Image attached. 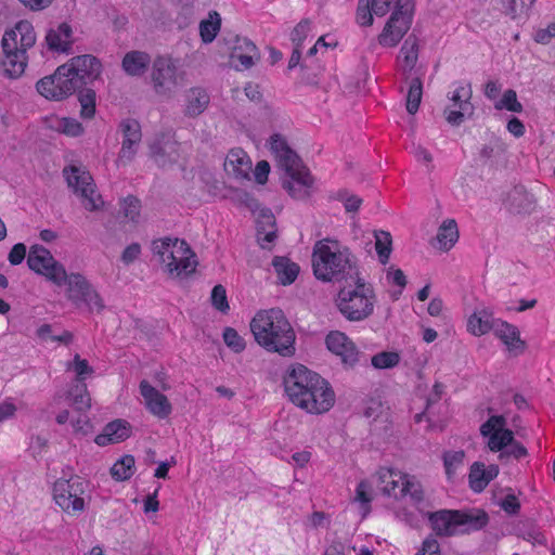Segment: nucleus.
Here are the masks:
<instances>
[{
  "label": "nucleus",
  "instance_id": "f257e3e1",
  "mask_svg": "<svg viewBox=\"0 0 555 555\" xmlns=\"http://www.w3.org/2000/svg\"><path fill=\"white\" fill-rule=\"evenodd\" d=\"M255 341L266 351L292 358L296 353V333L280 308L258 311L250 321Z\"/></svg>",
  "mask_w": 555,
  "mask_h": 555
},
{
  "label": "nucleus",
  "instance_id": "f03ea898",
  "mask_svg": "<svg viewBox=\"0 0 555 555\" xmlns=\"http://www.w3.org/2000/svg\"><path fill=\"white\" fill-rule=\"evenodd\" d=\"M314 276L322 282H349L361 274L357 257L337 241H318L312 250Z\"/></svg>",
  "mask_w": 555,
  "mask_h": 555
},
{
  "label": "nucleus",
  "instance_id": "7ed1b4c3",
  "mask_svg": "<svg viewBox=\"0 0 555 555\" xmlns=\"http://www.w3.org/2000/svg\"><path fill=\"white\" fill-rule=\"evenodd\" d=\"M37 36L33 24L23 20L12 29L5 30L1 40L3 51L2 66L9 78H18L28 63L27 50L36 43Z\"/></svg>",
  "mask_w": 555,
  "mask_h": 555
},
{
  "label": "nucleus",
  "instance_id": "20e7f679",
  "mask_svg": "<svg viewBox=\"0 0 555 555\" xmlns=\"http://www.w3.org/2000/svg\"><path fill=\"white\" fill-rule=\"evenodd\" d=\"M376 302L373 285L361 274L347 282L335 298L338 312L349 322H362L371 318Z\"/></svg>",
  "mask_w": 555,
  "mask_h": 555
},
{
  "label": "nucleus",
  "instance_id": "39448f33",
  "mask_svg": "<svg viewBox=\"0 0 555 555\" xmlns=\"http://www.w3.org/2000/svg\"><path fill=\"white\" fill-rule=\"evenodd\" d=\"M426 516L439 537L467 534L483 529L489 522V515L480 508L439 509Z\"/></svg>",
  "mask_w": 555,
  "mask_h": 555
},
{
  "label": "nucleus",
  "instance_id": "423d86ee",
  "mask_svg": "<svg viewBox=\"0 0 555 555\" xmlns=\"http://www.w3.org/2000/svg\"><path fill=\"white\" fill-rule=\"evenodd\" d=\"M507 421L503 415H491L479 431L482 437L488 438L487 447L491 452H500L499 460L505 461L508 457L520 460L528 455L524 444L515 440L513 430L506 428Z\"/></svg>",
  "mask_w": 555,
  "mask_h": 555
},
{
  "label": "nucleus",
  "instance_id": "0eeeda50",
  "mask_svg": "<svg viewBox=\"0 0 555 555\" xmlns=\"http://www.w3.org/2000/svg\"><path fill=\"white\" fill-rule=\"evenodd\" d=\"M183 76L177 62L169 55H157L152 62L151 83L158 96L172 98L182 86Z\"/></svg>",
  "mask_w": 555,
  "mask_h": 555
},
{
  "label": "nucleus",
  "instance_id": "6e6552de",
  "mask_svg": "<svg viewBox=\"0 0 555 555\" xmlns=\"http://www.w3.org/2000/svg\"><path fill=\"white\" fill-rule=\"evenodd\" d=\"M320 384L325 385V378L302 364H296L284 377V388L289 400L300 408V400H306L312 389L318 391Z\"/></svg>",
  "mask_w": 555,
  "mask_h": 555
},
{
  "label": "nucleus",
  "instance_id": "1a4fd4ad",
  "mask_svg": "<svg viewBox=\"0 0 555 555\" xmlns=\"http://www.w3.org/2000/svg\"><path fill=\"white\" fill-rule=\"evenodd\" d=\"M413 9L412 0H396L395 11L378 36L382 46L396 47L401 41L411 27Z\"/></svg>",
  "mask_w": 555,
  "mask_h": 555
},
{
  "label": "nucleus",
  "instance_id": "9d476101",
  "mask_svg": "<svg viewBox=\"0 0 555 555\" xmlns=\"http://www.w3.org/2000/svg\"><path fill=\"white\" fill-rule=\"evenodd\" d=\"M67 285L66 296L77 308L87 307L90 311L101 312L104 308V301L93 285L80 273H66L65 283Z\"/></svg>",
  "mask_w": 555,
  "mask_h": 555
},
{
  "label": "nucleus",
  "instance_id": "9b49d317",
  "mask_svg": "<svg viewBox=\"0 0 555 555\" xmlns=\"http://www.w3.org/2000/svg\"><path fill=\"white\" fill-rule=\"evenodd\" d=\"M88 483L76 476L69 479H59L53 486L55 503L66 513L82 512L85 508L83 494Z\"/></svg>",
  "mask_w": 555,
  "mask_h": 555
},
{
  "label": "nucleus",
  "instance_id": "f8f14e48",
  "mask_svg": "<svg viewBox=\"0 0 555 555\" xmlns=\"http://www.w3.org/2000/svg\"><path fill=\"white\" fill-rule=\"evenodd\" d=\"M27 264L31 271L43 275L57 286H62L65 283L66 270L64 266L54 259L48 248L41 245H33L30 247Z\"/></svg>",
  "mask_w": 555,
  "mask_h": 555
},
{
  "label": "nucleus",
  "instance_id": "ddd939ff",
  "mask_svg": "<svg viewBox=\"0 0 555 555\" xmlns=\"http://www.w3.org/2000/svg\"><path fill=\"white\" fill-rule=\"evenodd\" d=\"M39 94L48 100L61 101L76 92V80L73 81L66 65L59 66L55 72L41 78L36 83Z\"/></svg>",
  "mask_w": 555,
  "mask_h": 555
},
{
  "label": "nucleus",
  "instance_id": "4468645a",
  "mask_svg": "<svg viewBox=\"0 0 555 555\" xmlns=\"http://www.w3.org/2000/svg\"><path fill=\"white\" fill-rule=\"evenodd\" d=\"M64 175L69 188L81 197L82 206L89 211H95L100 209L103 202L101 196L95 197V189L92 183V178L88 172L80 171L76 167L64 169Z\"/></svg>",
  "mask_w": 555,
  "mask_h": 555
},
{
  "label": "nucleus",
  "instance_id": "2eb2a0df",
  "mask_svg": "<svg viewBox=\"0 0 555 555\" xmlns=\"http://www.w3.org/2000/svg\"><path fill=\"white\" fill-rule=\"evenodd\" d=\"M118 131L121 133L122 140L116 164L126 166L134 159L139 151L142 141L141 125L134 118H126L119 122Z\"/></svg>",
  "mask_w": 555,
  "mask_h": 555
},
{
  "label": "nucleus",
  "instance_id": "dca6fc26",
  "mask_svg": "<svg viewBox=\"0 0 555 555\" xmlns=\"http://www.w3.org/2000/svg\"><path fill=\"white\" fill-rule=\"evenodd\" d=\"M65 65L77 89L91 85L102 73L100 60L91 54L75 56Z\"/></svg>",
  "mask_w": 555,
  "mask_h": 555
},
{
  "label": "nucleus",
  "instance_id": "f3484780",
  "mask_svg": "<svg viewBox=\"0 0 555 555\" xmlns=\"http://www.w3.org/2000/svg\"><path fill=\"white\" fill-rule=\"evenodd\" d=\"M223 41L230 50L231 62L240 63V66L235 64L236 69H248L260 60L259 50L250 39L238 35H229L223 38Z\"/></svg>",
  "mask_w": 555,
  "mask_h": 555
},
{
  "label": "nucleus",
  "instance_id": "a211bd4d",
  "mask_svg": "<svg viewBox=\"0 0 555 555\" xmlns=\"http://www.w3.org/2000/svg\"><path fill=\"white\" fill-rule=\"evenodd\" d=\"M195 257V254L185 241L175 238L171 251L167 255V261L165 262L167 271L170 274L176 272L177 275L190 274L197 264Z\"/></svg>",
  "mask_w": 555,
  "mask_h": 555
},
{
  "label": "nucleus",
  "instance_id": "6ab92c4d",
  "mask_svg": "<svg viewBox=\"0 0 555 555\" xmlns=\"http://www.w3.org/2000/svg\"><path fill=\"white\" fill-rule=\"evenodd\" d=\"M472 87L470 83L460 85L450 96L453 105L457 107L456 111L449 108L444 109V116L447 121L452 126H460L465 117H470L474 114V105L470 102L472 99Z\"/></svg>",
  "mask_w": 555,
  "mask_h": 555
},
{
  "label": "nucleus",
  "instance_id": "aec40b11",
  "mask_svg": "<svg viewBox=\"0 0 555 555\" xmlns=\"http://www.w3.org/2000/svg\"><path fill=\"white\" fill-rule=\"evenodd\" d=\"M286 178L282 180V186L287 193L296 198L304 199L309 196V189L313 184V178L306 166H294L293 170H284Z\"/></svg>",
  "mask_w": 555,
  "mask_h": 555
},
{
  "label": "nucleus",
  "instance_id": "412c9836",
  "mask_svg": "<svg viewBox=\"0 0 555 555\" xmlns=\"http://www.w3.org/2000/svg\"><path fill=\"white\" fill-rule=\"evenodd\" d=\"M150 155L158 167L171 166L179 159V143L170 134L162 133L150 144Z\"/></svg>",
  "mask_w": 555,
  "mask_h": 555
},
{
  "label": "nucleus",
  "instance_id": "4be33fe9",
  "mask_svg": "<svg viewBox=\"0 0 555 555\" xmlns=\"http://www.w3.org/2000/svg\"><path fill=\"white\" fill-rule=\"evenodd\" d=\"M327 349L338 356L341 362L352 367L359 361V351L354 343L343 332L332 331L326 335Z\"/></svg>",
  "mask_w": 555,
  "mask_h": 555
},
{
  "label": "nucleus",
  "instance_id": "5701e85b",
  "mask_svg": "<svg viewBox=\"0 0 555 555\" xmlns=\"http://www.w3.org/2000/svg\"><path fill=\"white\" fill-rule=\"evenodd\" d=\"M336 397L331 384L325 379V385L320 384L318 391L312 389L306 400H300V409L310 414H323L328 412L334 403Z\"/></svg>",
  "mask_w": 555,
  "mask_h": 555
},
{
  "label": "nucleus",
  "instance_id": "b1692460",
  "mask_svg": "<svg viewBox=\"0 0 555 555\" xmlns=\"http://www.w3.org/2000/svg\"><path fill=\"white\" fill-rule=\"evenodd\" d=\"M140 393L145 401L146 409L158 418H166L172 411L168 398L153 387L147 380L143 379L139 385Z\"/></svg>",
  "mask_w": 555,
  "mask_h": 555
},
{
  "label": "nucleus",
  "instance_id": "393cba45",
  "mask_svg": "<svg viewBox=\"0 0 555 555\" xmlns=\"http://www.w3.org/2000/svg\"><path fill=\"white\" fill-rule=\"evenodd\" d=\"M132 434V427L126 420L117 418L103 428V431L94 438V442L100 447L112 443H118L128 439Z\"/></svg>",
  "mask_w": 555,
  "mask_h": 555
},
{
  "label": "nucleus",
  "instance_id": "a878e982",
  "mask_svg": "<svg viewBox=\"0 0 555 555\" xmlns=\"http://www.w3.org/2000/svg\"><path fill=\"white\" fill-rule=\"evenodd\" d=\"M257 211V241L261 248L271 249L267 244H272L278 237L275 217L270 208H259Z\"/></svg>",
  "mask_w": 555,
  "mask_h": 555
},
{
  "label": "nucleus",
  "instance_id": "bb28decb",
  "mask_svg": "<svg viewBox=\"0 0 555 555\" xmlns=\"http://www.w3.org/2000/svg\"><path fill=\"white\" fill-rule=\"evenodd\" d=\"M271 151L279 160V165L283 170H293L294 166L300 165L301 159L295 151L287 144L284 137L279 133L270 138Z\"/></svg>",
  "mask_w": 555,
  "mask_h": 555
},
{
  "label": "nucleus",
  "instance_id": "cd10ccee",
  "mask_svg": "<svg viewBox=\"0 0 555 555\" xmlns=\"http://www.w3.org/2000/svg\"><path fill=\"white\" fill-rule=\"evenodd\" d=\"M505 205L513 214H530L535 207V198L525 186L516 185L508 192Z\"/></svg>",
  "mask_w": 555,
  "mask_h": 555
},
{
  "label": "nucleus",
  "instance_id": "c85d7f7f",
  "mask_svg": "<svg viewBox=\"0 0 555 555\" xmlns=\"http://www.w3.org/2000/svg\"><path fill=\"white\" fill-rule=\"evenodd\" d=\"M499 475V466L491 464L488 467L481 462H474L470 466L468 481L474 492H481Z\"/></svg>",
  "mask_w": 555,
  "mask_h": 555
},
{
  "label": "nucleus",
  "instance_id": "c756f323",
  "mask_svg": "<svg viewBox=\"0 0 555 555\" xmlns=\"http://www.w3.org/2000/svg\"><path fill=\"white\" fill-rule=\"evenodd\" d=\"M152 62L147 52L132 50L124 55L121 68L128 76L141 77L146 73Z\"/></svg>",
  "mask_w": 555,
  "mask_h": 555
},
{
  "label": "nucleus",
  "instance_id": "7c9ffc66",
  "mask_svg": "<svg viewBox=\"0 0 555 555\" xmlns=\"http://www.w3.org/2000/svg\"><path fill=\"white\" fill-rule=\"evenodd\" d=\"M224 167L237 180L250 179L251 162L242 150H232L225 158Z\"/></svg>",
  "mask_w": 555,
  "mask_h": 555
},
{
  "label": "nucleus",
  "instance_id": "2f4dec72",
  "mask_svg": "<svg viewBox=\"0 0 555 555\" xmlns=\"http://www.w3.org/2000/svg\"><path fill=\"white\" fill-rule=\"evenodd\" d=\"M376 475L382 493L398 500L399 489L402 487V481H404L409 475L386 467L379 468Z\"/></svg>",
  "mask_w": 555,
  "mask_h": 555
},
{
  "label": "nucleus",
  "instance_id": "473e14b6",
  "mask_svg": "<svg viewBox=\"0 0 555 555\" xmlns=\"http://www.w3.org/2000/svg\"><path fill=\"white\" fill-rule=\"evenodd\" d=\"M72 35V27L67 23H61L56 29H49L46 36L49 50L68 53L73 43Z\"/></svg>",
  "mask_w": 555,
  "mask_h": 555
},
{
  "label": "nucleus",
  "instance_id": "72a5a7b5",
  "mask_svg": "<svg viewBox=\"0 0 555 555\" xmlns=\"http://www.w3.org/2000/svg\"><path fill=\"white\" fill-rule=\"evenodd\" d=\"M495 335L503 341L509 351L520 353L525 350L526 344L520 338L519 330L507 322H501L495 327Z\"/></svg>",
  "mask_w": 555,
  "mask_h": 555
},
{
  "label": "nucleus",
  "instance_id": "f704fd0d",
  "mask_svg": "<svg viewBox=\"0 0 555 555\" xmlns=\"http://www.w3.org/2000/svg\"><path fill=\"white\" fill-rule=\"evenodd\" d=\"M272 266L282 285L293 284L300 271L299 266L285 256H275L272 259Z\"/></svg>",
  "mask_w": 555,
  "mask_h": 555
},
{
  "label": "nucleus",
  "instance_id": "c9c22d12",
  "mask_svg": "<svg viewBox=\"0 0 555 555\" xmlns=\"http://www.w3.org/2000/svg\"><path fill=\"white\" fill-rule=\"evenodd\" d=\"M210 98L203 88H191L186 93V105L184 114L189 117H197L208 106Z\"/></svg>",
  "mask_w": 555,
  "mask_h": 555
},
{
  "label": "nucleus",
  "instance_id": "e433bc0d",
  "mask_svg": "<svg viewBox=\"0 0 555 555\" xmlns=\"http://www.w3.org/2000/svg\"><path fill=\"white\" fill-rule=\"evenodd\" d=\"M459 240L457 223L454 219L444 220L438 229V233L435 237L437 245L440 250L448 251Z\"/></svg>",
  "mask_w": 555,
  "mask_h": 555
},
{
  "label": "nucleus",
  "instance_id": "4c0bfd02",
  "mask_svg": "<svg viewBox=\"0 0 555 555\" xmlns=\"http://www.w3.org/2000/svg\"><path fill=\"white\" fill-rule=\"evenodd\" d=\"M400 62H403V73H410L416 65L418 60V39L414 34L408 36L404 40L400 54L398 56Z\"/></svg>",
  "mask_w": 555,
  "mask_h": 555
},
{
  "label": "nucleus",
  "instance_id": "58836bf2",
  "mask_svg": "<svg viewBox=\"0 0 555 555\" xmlns=\"http://www.w3.org/2000/svg\"><path fill=\"white\" fill-rule=\"evenodd\" d=\"M221 26V17L217 11H211L207 20L199 23V35L204 43H210L217 37Z\"/></svg>",
  "mask_w": 555,
  "mask_h": 555
},
{
  "label": "nucleus",
  "instance_id": "ea45409f",
  "mask_svg": "<svg viewBox=\"0 0 555 555\" xmlns=\"http://www.w3.org/2000/svg\"><path fill=\"white\" fill-rule=\"evenodd\" d=\"M76 92L81 106L80 116L85 119L92 118L95 114V91L92 88L85 86L78 88Z\"/></svg>",
  "mask_w": 555,
  "mask_h": 555
},
{
  "label": "nucleus",
  "instance_id": "a19ab883",
  "mask_svg": "<svg viewBox=\"0 0 555 555\" xmlns=\"http://www.w3.org/2000/svg\"><path fill=\"white\" fill-rule=\"evenodd\" d=\"M409 495L413 504L421 511V505L424 504V491L418 481L414 477L408 476L402 481V487L399 489V499Z\"/></svg>",
  "mask_w": 555,
  "mask_h": 555
},
{
  "label": "nucleus",
  "instance_id": "79ce46f5",
  "mask_svg": "<svg viewBox=\"0 0 555 555\" xmlns=\"http://www.w3.org/2000/svg\"><path fill=\"white\" fill-rule=\"evenodd\" d=\"M134 457L130 454L124 455L111 468L112 477L117 481H125L134 474Z\"/></svg>",
  "mask_w": 555,
  "mask_h": 555
},
{
  "label": "nucleus",
  "instance_id": "37998d69",
  "mask_svg": "<svg viewBox=\"0 0 555 555\" xmlns=\"http://www.w3.org/2000/svg\"><path fill=\"white\" fill-rule=\"evenodd\" d=\"M68 397L78 411H85L91 406V398L86 383L74 384L68 390Z\"/></svg>",
  "mask_w": 555,
  "mask_h": 555
},
{
  "label": "nucleus",
  "instance_id": "c03bdc74",
  "mask_svg": "<svg viewBox=\"0 0 555 555\" xmlns=\"http://www.w3.org/2000/svg\"><path fill=\"white\" fill-rule=\"evenodd\" d=\"M375 249L380 263L386 264L392 250V238L389 232L379 230L374 232Z\"/></svg>",
  "mask_w": 555,
  "mask_h": 555
},
{
  "label": "nucleus",
  "instance_id": "a18cd8bd",
  "mask_svg": "<svg viewBox=\"0 0 555 555\" xmlns=\"http://www.w3.org/2000/svg\"><path fill=\"white\" fill-rule=\"evenodd\" d=\"M423 95V82L420 77L411 80L406 94V111L409 114L414 115L418 108Z\"/></svg>",
  "mask_w": 555,
  "mask_h": 555
},
{
  "label": "nucleus",
  "instance_id": "49530a36",
  "mask_svg": "<svg viewBox=\"0 0 555 555\" xmlns=\"http://www.w3.org/2000/svg\"><path fill=\"white\" fill-rule=\"evenodd\" d=\"M467 327L470 333L480 336L488 333L492 328V324L485 311L474 312L468 319Z\"/></svg>",
  "mask_w": 555,
  "mask_h": 555
},
{
  "label": "nucleus",
  "instance_id": "de8ad7c7",
  "mask_svg": "<svg viewBox=\"0 0 555 555\" xmlns=\"http://www.w3.org/2000/svg\"><path fill=\"white\" fill-rule=\"evenodd\" d=\"M400 362V356L395 351H382L371 359V364L378 370L392 369Z\"/></svg>",
  "mask_w": 555,
  "mask_h": 555
},
{
  "label": "nucleus",
  "instance_id": "09e8293b",
  "mask_svg": "<svg viewBox=\"0 0 555 555\" xmlns=\"http://www.w3.org/2000/svg\"><path fill=\"white\" fill-rule=\"evenodd\" d=\"M465 457L464 451H447L443 453V465L448 478H452L459 466L463 465Z\"/></svg>",
  "mask_w": 555,
  "mask_h": 555
},
{
  "label": "nucleus",
  "instance_id": "8fccbe9b",
  "mask_svg": "<svg viewBox=\"0 0 555 555\" xmlns=\"http://www.w3.org/2000/svg\"><path fill=\"white\" fill-rule=\"evenodd\" d=\"M494 107L496 109H507L509 112L514 113H520L522 112V105L517 100L516 91L513 89H508L504 92L502 99L495 103Z\"/></svg>",
  "mask_w": 555,
  "mask_h": 555
},
{
  "label": "nucleus",
  "instance_id": "3c124183",
  "mask_svg": "<svg viewBox=\"0 0 555 555\" xmlns=\"http://www.w3.org/2000/svg\"><path fill=\"white\" fill-rule=\"evenodd\" d=\"M222 337L224 344L235 353L242 352L246 347L244 338L233 327H225Z\"/></svg>",
  "mask_w": 555,
  "mask_h": 555
},
{
  "label": "nucleus",
  "instance_id": "603ef678",
  "mask_svg": "<svg viewBox=\"0 0 555 555\" xmlns=\"http://www.w3.org/2000/svg\"><path fill=\"white\" fill-rule=\"evenodd\" d=\"M56 129L70 137H78L83 132L82 125L77 119L70 117L60 119Z\"/></svg>",
  "mask_w": 555,
  "mask_h": 555
},
{
  "label": "nucleus",
  "instance_id": "864d4df0",
  "mask_svg": "<svg viewBox=\"0 0 555 555\" xmlns=\"http://www.w3.org/2000/svg\"><path fill=\"white\" fill-rule=\"evenodd\" d=\"M210 300L212 307L218 311L222 313H227L229 311L230 307L227 298V292L221 284H218L212 288Z\"/></svg>",
  "mask_w": 555,
  "mask_h": 555
},
{
  "label": "nucleus",
  "instance_id": "5fc2aeb1",
  "mask_svg": "<svg viewBox=\"0 0 555 555\" xmlns=\"http://www.w3.org/2000/svg\"><path fill=\"white\" fill-rule=\"evenodd\" d=\"M121 209L125 217L131 221H137L140 216L141 202L133 195H129L122 199Z\"/></svg>",
  "mask_w": 555,
  "mask_h": 555
},
{
  "label": "nucleus",
  "instance_id": "6e6d98bb",
  "mask_svg": "<svg viewBox=\"0 0 555 555\" xmlns=\"http://www.w3.org/2000/svg\"><path fill=\"white\" fill-rule=\"evenodd\" d=\"M373 10L369 0H359L356 18L361 26H371L373 24Z\"/></svg>",
  "mask_w": 555,
  "mask_h": 555
},
{
  "label": "nucleus",
  "instance_id": "4d7b16f0",
  "mask_svg": "<svg viewBox=\"0 0 555 555\" xmlns=\"http://www.w3.org/2000/svg\"><path fill=\"white\" fill-rule=\"evenodd\" d=\"M310 20H301L291 33V40L294 46L301 47L304 40L307 38L310 31Z\"/></svg>",
  "mask_w": 555,
  "mask_h": 555
},
{
  "label": "nucleus",
  "instance_id": "13d9d810",
  "mask_svg": "<svg viewBox=\"0 0 555 555\" xmlns=\"http://www.w3.org/2000/svg\"><path fill=\"white\" fill-rule=\"evenodd\" d=\"M173 246V240L165 237L163 240L154 241L152 244V251L154 255L160 258V261L165 263L167 261V255L170 254Z\"/></svg>",
  "mask_w": 555,
  "mask_h": 555
},
{
  "label": "nucleus",
  "instance_id": "bf43d9fd",
  "mask_svg": "<svg viewBox=\"0 0 555 555\" xmlns=\"http://www.w3.org/2000/svg\"><path fill=\"white\" fill-rule=\"evenodd\" d=\"M73 369L77 375L76 383H85V375L93 373V369L89 365L88 361L81 359L79 354L74 357Z\"/></svg>",
  "mask_w": 555,
  "mask_h": 555
},
{
  "label": "nucleus",
  "instance_id": "052dcab7",
  "mask_svg": "<svg viewBox=\"0 0 555 555\" xmlns=\"http://www.w3.org/2000/svg\"><path fill=\"white\" fill-rule=\"evenodd\" d=\"M338 199L344 202V207L347 212L358 211L362 204V198L357 195H348L346 190L338 192Z\"/></svg>",
  "mask_w": 555,
  "mask_h": 555
},
{
  "label": "nucleus",
  "instance_id": "680f3d73",
  "mask_svg": "<svg viewBox=\"0 0 555 555\" xmlns=\"http://www.w3.org/2000/svg\"><path fill=\"white\" fill-rule=\"evenodd\" d=\"M416 555H441L438 541L431 535L426 538Z\"/></svg>",
  "mask_w": 555,
  "mask_h": 555
},
{
  "label": "nucleus",
  "instance_id": "e2e57ef3",
  "mask_svg": "<svg viewBox=\"0 0 555 555\" xmlns=\"http://www.w3.org/2000/svg\"><path fill=\"white\" fill-rule=\"evenodd\" d=\"M26 256V246L23 243L15 244L9 253L8 260L12 266L23 262Z\"/></svg>",
  "mask_w": 555,
  "mask_h": 555
},
{
  "label": "nucleus",
  "instance_id": "0e129e2a",
  "mask_svg": "<svg viewBox=\"0 0 555 555\" xmlns=\"http://www.w3.org/2000/svg\"><path fill=\"white\" fill-rule=\"evenodd\" d=\"M369 483L366 481H361L356 489V500L361 502L366 511L370 508V503L372 498L369 494Z\"/></svg>",
  "mask_w": 555,
  "mask_h": 555
},
{
  "label": "nucleus",
  "instance_id": "69168bd1",
  "mask_svg": "<svg viewBox=\"0 0 555 555\" xmlns=\"http://www.w3.org/2000/svg\"><path fill=\"white\" fill-rule=\"evenodd\" d=\"M500 506L509 515H516L520 509V503L514 494H507L502 500Z\"/></svg>",
  "mask_w": 555,
  "mask_h": 555
},
{
  "label": "nucleus",
  "instance_id": "338daca9",
  "mask_svg": "<svg viewBox=\"0 0 555 555\" xmlns=\"http://www.w3.org/2000/svg\"><path fill=\"white\" fill-rule=\"evenodd\" d=\"M141 254V246L139 243L128 245L121 255V260L126 264L132 263Z\"/></svg>",
  "mask_w": 555,
  "mask_h": 555
},
{
  "label": "nucleus",
  "instance_id": "774afa93",
  "mask_svg": "<svg viewBox=\"0 0 555 555\" xmlns=\"http://www.w3.org/2000/svg\"><path fill=\"white\" fill-rule=\"evenodd\" d=\"M270 173V165L267 160H260L257 163L254 176L255 180L259 184H264L268 180V176Z\"/></svg>",
  "mask_w": 555,
  "mask_h": 555
}]
</instances>
